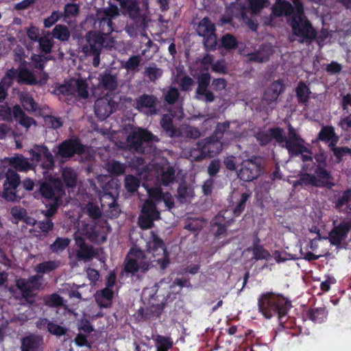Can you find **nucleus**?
Returning <instances> with one entry per match:
<instances>
[{
  "mask_svg": "<svg viewBox=\"0 0 351 351\" xmlns=\"http://www.w3.org/2000/svg\"><path fill=\"white\" fill-rule=\"evenodd\" d=\"M119 14V9L116 5H109L108 7L98 10L96 17L103 34L89 32L79 40L82 51L86 55L94 56L93 64L95 66L99 64V52L101 47L113 46L114 41L108 34L114 30L112 21Z\"/></svg>",
  "mask_w": 351,
  "mask_h": 351,
  "instance_id": "f257e3e1",
  "label": "nucleus"
},
{
  "mask_svg": "<svg viewBox=\"0 0 351 351\" xmlns=\"http://www.w3.org/2000/svg\"><path fill=\"white\" fill-rule=\"evenodd\" d=\"M168 254L164 243L155 234L147 243V254L138 249H132L127 257L125 270L134 274L138 271H145L150 265L164 269L169 265Z\"/></svg>",
  "mask_w": 351,
  "mask_h": 351,
  "instance_id": "f03ea898",
  "label": "nucleus"
},
{
  "mask_svg": "<svg viewBox=\"0 0 351 351\" xmlns=\"http://www.w3.org/2000/svg\"><path fill=\"white\" fill-rule=\"evenodd\" d=\"M274 138L279 143L285 142V146L291 157L301 156L304 162L303 169L311 170L313 167L312 154L309 149L305 146L304 141L298 136L296 131L289 126V136L286 138L282 134V130L274 128L265 132H261L257 134V139L262 145H265Z\"/></svg>",
  "mask_w": 351,
  "mask_h": 351,
  "instance_id": "7ed1b4c3",
  "label": "nucleus"
},
{
  "mask_svg": "<svg viewBox=\"0 0 351 351\" xmlns=\"http://www.w3.org/2000/svg\"><path fill=\"white\" fill-rule=\"evenodd\" d=\"M294 8L285 0H276L272 8V14L275 16H289L293 12L291 21L293 33L300 38L301 41L315 36V31L304 16V7L301 0H291Z\"/></svg>",
  "mask_w": 351,
  "mask_h": 351,
  "instance_id": "20e7f679",
  "label": "nucleus"
},
{
  "mask_svg": "<svg viewBox=\"0 0 351 351\" xmlns=\"http://www.w3.org/2000/svg\"><path fill=\"white\" fill-rule=\"evenodd\" d=\"M259 312L266 318L270 319L278 315L279 321L287 315L291 303L285 298L273 293H263L258 300Z\"/></svg>",
  "mask_w": 351,
  "mask_h": 351,
  "instance_id": "39448f33",
  "label": "nucleus"
},
{
  "mask_svg": "<svg viewBox=\"0 0 351 351\" xmlns=\"http://www.w3.org/2000/svg\"><path fill=\"white\" fill-rule=\"evenodd\" d=\"M85 224L79 225L77 230L75 233V240L76 245L79 247L77 251V256L81 259H89L95 256V252L92 247L84 244V237L87 238L93 241L101 243L106 241V232L107 228L103 227L100 233L90 232L86 230Z\"/></svg>",
  "mask_w": 351,
  "mask_h": 351,
  "instance_id": "423d86ee",
  "label": "nucleus"
},
{
  "mask_svg": "<svg viewBox=\"0 0 351 351\" xmlns=\"http://www.w3.org/2000/svg\"><path fill=\"white\" fill-rule=\"evenodd\" d=\"M40 190L45 198L51 200V202L48 204L49 209L45 213L47 217L51 216L56 213L57 207L60 204V199L63 194L61 183L58 180H51L47 183H43Z\"/></svg>",
  "mask_w": 351,
  "mask_h": 351,
  "instance_id": "0eeeda50",
  "label": "nucleus"
},
{
  "mask_svg": "<svg viewBox=\"0 0 351 351\" xmlns=\"http://www.w3.org/2000/svg\"><path fill=\"white\" fill-rule=\"evenodd\" d=\"M315 173L317 178L308 173L303 174L300 180L293 183V186L295 188L298 185L311 184L317 186H325L330 188L335 185L330 173L326 170L324 167H317L315 169Z\"/></svg>",
  "mask_w": 351,
  "mask_h": 351,
  "instance_id": "6e6552de",
  "label": "nucleus"
},
{
  "mask_svg": "<svg viewBox=\"0 0 351 351\" xmlns=\"http://www.w3.org/2000/svg\"><path fill=\"white\" fill-rule=\"evenodd\" d=\"M229 123H223L218 124L215 132V135L210 138L202 141V148L204 150L206 156L213 157L219 154L223 147V143L219 139L223 136V132L228 128Z\"/></svg>",
  "mask_w": 351,
  "mask_h": 351,
  "instance_id": "1a4fd4ad",
  "label": "nucleus"
},
{
  "mask_svg": "<svg viewBox=\"0 0 351 351\" xmlns=\"http://www.w3.org/2000/svg\"><path fill=\"white\" fill-rule=\"evenodd\" d=\"M14 117V119L26 129L32 125H36V121L23 112L19 105H15L12 110L8 106H0V119L6 121H11Z\"/></svg>",
  "mask_w": 351,
  "mask_h": 351,
  "instance_id": "9d476101",
  "label": "nucleus"
},
{
  "mask_svg": "<svg viewBox=\"0 0 351 351\" xmlns=\"http://www.w3.org/2000/svg\"><path fill=\"white\" fill-rule=\"evenodd\" d=\"M261 170V159L252 158L242 162L241 167L237 171V176L241 180L245 182H250L259 176Z\"/></svg>",
  "mask_w": 351,
  "mask_h": 351,
  "instance_id": "9b49d317",
  "label": "nucleus"
},
{
  "mask_svg": "<svg viewBox=\"0 0 351 351\" xmlns=\"http://www.w3.org/2000/svg\"><path fill=\"white\" fill-rule=\"evenodd\" d=\"M58 92L64 95H73L82 98L88 96V84L81 79H72L60 86Z\"/></svg>",
  "mask_w": 351,
  "mask_h": 351,
  "instance_id": "f8f14e48",
  "label": "nucleus"
},
{
  "mask_svg": "<svg viewBox=\"0 0 351 351\" xmlns=\"http://www.w3.org/2000/svg\"><path fill=\"white\" fill-rule=\"evenodd\" d=\"M20 183L19 175L13 170L9 169L6 173V180L4 183L3 197L8 201H17L20 195L17 194L16 189Z\"/></svg>",
  "mask_w": 351,
  "mask_h": 351,
  "instance_id": "ddd939ff",
  "label": "nucleus"
},
{
  "mask_svg": "<svg viewBox=\"0 0 351 351\" xmlns=\"http://www.w3.org/2000/svg\"><path fill=\"white\" fill-rule=\"evenodd\" d=\"M155 138L156 137L147 130L138 128L134 130L130 135L128 136V145L130 148L137 152H143L142 147L143 143L153 141Z\"/></svg>",
  "mask_w": 351,
  "mask_h": 351,
  "instance_id": "4468645a",
  "label": "nucleus"
},
{
  "mask_svg": "<svg viewBox=\"0 0 351 351\" xmlns=\"http://www.w3.org/2000/svg\"><path fill=\"white\" fill-rule=\"evenodd\" d=\"M215 30L214 24L206 17L204 18L197 26V33L199 36L206 38L204 45L208 49H213L217 44Z\"/></svg>",
  "mask_w": 351,
  "mask_h": 351,
  "instance_id": "2eb2a0df",
  "label": "nucleus"
},
{
  "mask_svg": "<svg viewBox=\"0 0 351 351\" xmlns=\"http://www.w3.org/2000/svg\"><path fill=\"white\" fill-rule=\"evenodd\" d=\"M159 215L155 205L150 200H147L143 204L142 213L139 217L140 226L143 229L151 228L153 221L159 219Z\"/></svg>",
  "mask_w": 351,
  "mask_h": 351,
  "instance_id": "dca6fc26",
  "label": "nucleus"
},
{
  "mask_svg": "<svg viewBox=\"0 0 351 351\" xmlns=\"http://www.w3.org/2000/svg\"><path fill=\"white\" fill-rule=\"evenodd\" d=\"M29 153L32 156L31 160L32 161L39 162L45 160L44 168L49 169L53 166V156L45 146L35 145L29 150Z\"/></svg>",
  "mask_w": 351,
  "mask_h": 351,
  "instance_id": "f3484780",
  "label": "nucleus"
},
{
  "mask_svg": "<svg viewBox=\"0 0 351 351\" xmlns=\"http://www.w3.org/2000/svg\"><path fill=\"white\" fill-rule=\"evenodd\" d=\"M105 192L100 195L99 199L102 211L108 217H116L118 213V208L115 205L114 196L106 191L108 190L107 186H101Z\"/></svg>",
  "mask_w": 351,
  "mask_h": 351,
  "instance_id": "a211bd4d",
  "label": "nucleus"
},
{
  "mask_svg": "<svg viewBox=\"0 0 351 351\" xmlns=\"http://www.w3.org/2000/svg\"><path fill=\"white\" fill-rule=\"evenodd\" d=\"M117 107V104L109 97L97 99L95 105L96 115L101 119H105L110 115Z\"/></svg>",
  "mask_w": 351,
  "mask_h": 351,
  "instance_id": "6ab92c4d",
  "label": "nucleus"
},
{
  "mask_svg": "<svg viewBox=\"0 0 351 351\" xmlns=\"http://www.w3.org/2000/svg\"><path fill=\"white\" fill-rule=\"evenodd\" d=\"M42 277L36 276L28 280L19 279L16 281V286L21 290L23 296L27 298L32 292L40 289L42 285Z\"/></svg>",
  "mask_w": 351,
  "mask_h": 351,
  "instance_id": "aec40b11",
  "label": "nucleus"
},
{
  "mask_svg": "<svg viewBox=\"0 0 351 351\" xmlns=\"http://www.w3.org/2000/svg\"><path fill=\"white\" fill-rule=\"evenodd\" d=\"M156 101V98L153 95H143L136 99L135 108L147 114H155Z\"/></svg>",
  "mask_w": 351,
  "mask_h": 351,
  "instance_id": "412c9836",
  "label": "nucleus"
},
{
  "mask_svg": "<svg viewBox=\"0 0 351 351\" xmlns=\"http://www.w3.org/2000/svg\"><path fill=\"white\" fill-rule=\"evenodd\" d=\"M84 147L77 140H71L62 143L58 149L56 156L69 158L74 153L80 154L84 152Z\"/></svg>",
  "mask_w": 351,
  "mask_h": 351,
  "instance_id": "4be33fe9",
  "label": "nucleus"
},
{
  "mask_svg": "<svg viewBox=\"0 0 351 351\" xmlns=\"http://www.w3.org/2000/svg\"><path fill=\"white\" fill-rule=\"evenodd\" d=\"M210 80V75L207 73H202L197 80V97L199 99H202L207 102H211L214 100L213 94L207 90Z\"/></svg>",
  "mask_w": 351,
  "mask_h": 351,
  "instance_id": "5701e85b",
  "label": "nucleus"
},
{
  "mask_svg": "<svg viewBox=\"0 0 351 351\" xmlns=\"http://www.w3.org/2000/svg\"><path fill=\"white\" fill-rule=\"evenodd\" d=\"M351 228V219L341 222L336 226L330 233L329 238L332 244H339L346 237Z\"/></svg>",
  "mask_w": 351,
  "mask_h": 351,
  "instance_id": "b1692460",
  "label": "nucleus"
},
{
  "mask_svg": "<svg viewBox=\"0 0 351 351\" xmlns=\"http://www.w3.org/2000/svg\"><path fill=\"white\" fill-rule=\"evenodd\" d=\"M144 186L150 198L156 202L163 201L168 208H171L173 206V197L169 193H162L160 187L149 188L147 184Z\"/></svg>",
  "mask_w": 351,
  "mask_h": 351,
  "instance_id": "393cba45",
  "label": "nucleus"
},
{
  "mask_svg": "<svg viewBox=\"0 0 351 351\" xmlns=\"http://www.w3.org/2000/svg\"><path fill=\"white\" fill-rule=\"evenodd\" d=\"M158 178L164 185H168L175 180V170L168 162H165L155 171Z\"/></svg>",
  "mask_w": 351,
  "mask_h": 351,
  "instance_id": "a878e982",
  "label": "nucleus"
},
{
  "mask_svg": "<svg viewBox=\"0 0 351 351\" xmlns=\"http://www.w3.org/2000/svg\"><path fill=\"white\" fill-rule=\"evenodd\" d=\"M114 295V291L104 288L97 291L95 294L97 304L101 308H108L111 306Z\"/></svg>",
  "mask_w": 351,
  "mask_h": 351,
  "instance_id": "bb28decb",
  "label": "nucleus"
},
{
  "mask_svg": "<svg viewBox=\"0 0 351 351\" xmlns=\"http://www.w3.org/2000/svg\"><path fill=\"white\" fill-rule=\"evenodd\" d=\"M351 190H346L339 193L336 199L335 207L340 211L351 212Z\"/></svg>",
  "mask_w": 351,
  "mask_h": 351,
  "instance_id": "cd10ccee",
  "label": "nucleus"
},
{
  "mask_svg": "<svg viewBox=\"0 0 351 351\" xmlns=\"http://www.w3.org/2000/svg\"><path fill=\"white\" fill-rule=\"evenodd\" d=\"M10 165L15 169L20 171H27L33 169V165L31 164L27 158L22 155H18L10 159Z\"/></svg>",
  "mask_w": 351,
  "mask_h": 351,
  "instance_id": "c85d7f7f",
  "label": "nucleus"
},
{
  "mask_svg": "<svg viewBox=\"0 0 351 351\" xmlns=\"http://www.w3.org/2000/svg\"><path fill=\"white\" fill-rule=\"evenodd\" d=\"M19 97L21 105L26 111L36 112L38 110V104L29 93L21 92L19 93Z\"/></svg>",
  "mask_w": 351,
  "mask_h": 351,
  "instance_id": "c756f323",
  "label": "nucleus"
},
{
  "mask_svg": "<svg viewBox=\"0 0 351 351\" xmlns=\"http://www.w3.org/2000/svg\"><path fill=\"white\" fill-rule=\"evenodd\" d=\"M282 90V84L280 82L276 81L271 84L265 90L263 99L268 101H276Z\"/></svg>",
  "mask_w": 351,
  "mask_h": 351,
  "instance_id": "7c9ffc66",
  "label": "nucleus"
},
{
  "mask_svg": "<svg viewBox=\"0 0 351 351\" xmlns=\"http://www.w3.org/2000/svg\"><path fill=\"white\" fill-rule=\"evenodd\" d=\"M42 339L39 337L29 336L22 341V351H40Z\"/></svg>",
  "mask_w": 351,
  "mask_h": 351,
  "instance_id": "2f4dec72",
  "label": "nucleus"
},
{
  "mask_svg": "<svg viewBox=\"0 0 351 351\" xmlns=\"http://www.w3.org/2000/svg\"><path fill=\"white\" fill-rule=\"evenodd\" d=\"M319 137L320 140L328 143L330 147H334L338 141L331 127L323 128L319 134Z\"/></svg>",
  "mask_w": 351,
  "mask_h": 351,
  "instance_id": "473e14b6",
  "label": "nucleus"
},
{
  "mask_svg": "<svg viewBox=\"0 0 351 351\" xmlns=\"http://www.w3.org/2000/svg\"><path fill=\"white\" fill-rule=\"evenodd\" d=\"M14 71L16 72V75L12 78L17 77L18 81L27 84H32L37 82L34 75L25 68V65H21L19 72H16L15 70Z\"/></svg>",
  "mask_w": 351,
  "mask_h": 351,
  "instance_id": "72a5a7b5",
  "label": "nucleus"
},
{
  "mask_svg": "<svg viewBox=\"0 0 351 351\" xmlns=\"http://www.w3.org/2000/svg\"><path fill=\"white\" fill-rule=\"evenodd\" d=\"M273 49L270 45H264L257 53L250 55V60L257 62L267 60L272 53Z\"/></svg>",
  "mask_w": 351,
  "mask_h": 351,
  "instance_id": "f704fd0d",
  "label": "nucleus"
},
{
  "mask_svg": "<svg viewBox=\"0 0 351 351\" xmlns=\"http://www.w3.org/2000/svg\"><path fill=\"white\" fill-rule=\"evenodd\" d=\"M16 75L14 70H10L0 82V101H3L7 95V89L11 84L12 77Z\"/></svg>",
  "mask_w": 351,
  "mask_h": 351,
  "instance_id": "c9c22d12",
  "label": "nucleus"
},
{
  "mask_svg": "<svg viewBox=\"0 0 351 351\" xmlns=\"http://www.w3.org/2000/svg\"><path fill=\"white\" fill-rule=\"evenodd\" d=\"M51 34L53 38L61 41H66L70 37L69 29L63 25H57L53 29Z\"/></svg>",
  "mask_w": 351,
  "mask_h": 351,
  "instance_id": "e433bc0d",
  "label": "nucleus"
},
{
  "mask_svg": "<svg viewBox=\"0 0 351 351\" xmlns=\"http://www.w3.org/2000/svg\"><path fill=\"white\" fill-rule=\"evenodd\" d=\"M121 8L131 18L134 19L140 15V10L134 0H127Z\"/></svg>",
  "mask_w": 351,
  "mask_h": 351,
  "instance_id": "4c0bfd02",
  "label": "nucleus"
},
{
  "mask_svg": "<svg viewBox=\"0 0 351 351\" xmlns=\"http://www.w3.org/2000/svg\"><path fill=\"white\" fill-rule=\"evenodd\" d=\"M161 126L169 136L172 137L180 135V132L172 126L171 117L169 114H166L162 117L161 120Z\"/></svg>",
  "mask_w": 351,
  "mask_h": 351,
  "instance_id": "58836bf2",
  "label": "nucleus"
},
{
  "mask_svg": "<svg viewBox=\"0 0 351 351\" xmlns=\"http://www.w3.org/2000/svg\"><path fill=\"white\" fill-rule=\"evenodd\" d=\"M99 85L109 90H113L117 88V83L116 77L110 74H104L101 75Z\"/></svg>",
  "mask_w": 351,
  "mask_h": 351,
  "instance_id": "ea45409f",
  "label": "nucleus"
},
{
  "mask_svg": "<svg viewBox=\"0 0 351 351\" xmlns=\"http://www.w3.org/2000/svg\"><path fill=\"white\" fill-rule=\"evenodd\" d=\"M62 179L68 188H73L77 180L75 173L69 168H64L62 171Z\"/></svg>",
  "mask_w": 351,
  "mask_h": 351,
  "instance_id": "a19ab883",
  "label": "nucleus"
},
{
  "mask_svg": "<svg viewBox=\"0 0 351 351\" xmlns=\"http://www.w3.org/2000/svg\"><path fill=\"white\" fill-rule=\"evenodd\" d=\"M204 152V148H202V143L200 141L197 144L196 147L193 148L188 153H184V154L191 160H197L206 157Z\"/></svg>",
  "mask_w": 351,
  "mask_h": 351,
  "instance_id": "79ce46f5",
  "label": "nucleus"
},
{
  "mask_svg": "<svg viewBox=\"0 0 351 351\" xmlns=\"http://www.w3.org/2000/svg\"><path fill=\"white\" fill-rule=\"evenodd\" d=\"M85 224V228L87 230L90 232H95L97 233H100L101 232V229L103 227L107 228V231L106 232V234H107L108 231V226L105 225L106 222L103 223V225H100L98 223H95L93 219H88V222H85L83 221H80L77 224V227H79V225L82 226V224Z\"/></svg>",
  "mask_w": 351,
  "mask_h": 351,
  "instance_id": "37998d69",
  "label": "nucleus"
},
{
  "mask_svg": "<svg viewBox=\"0 0 351 351\" xmlns=\"http://www.w3.org/2000/svg\"><path fill=\"white\" fill-rule=\"evenodd\" d=\"M85 224V228L87 230L90 232H95L97 233H100L101 232V229L103 227L107 228V231L106 232V234H107L108 231V226L105 225L106 222L103 223V225H100L98 223H95L93 219H88V222H85L83 221H80L77 224V227H79V225L82 226V224Z\"/></svg>",
  "mask_w": 351,
  "mask_h": 351,
  "instance_id": "c03bdc74",
  "label": "nucleus"
},
{
  "mask_svg": "<svg viewBox=\"0 0 351 351\" xmlns=\"http://www.w3.org/2000/svg\"><path fill=\"white\" fill-rule=\"evenodd\" d=\"M193 189L184 184L180 185L178 189V197L182 202H186L193 197Z\"/></svg>",
  "mask_w": 351,
  "mask_h": 351,
  "instance_id": "a18cd8bd",
  "label": "nucleus"
},
{
  "mask_svg": "<svg viewBox=\"0 0 351 351\" xmlns=\"http://www.w3.org/2000/svg\"><path fill=\"white\" fill-rule=\"evenodd\" d=\"M38 42L39 43V48L43 52L45 53H49L51 52L52 46L53 45V40L50 38L49 33L40 37L38 40Z\"/></svg>",
  "mask_w": 351,
  "mask_h": 351,
  "instance_id": "49530a36",
  "label": "nucleus"
},
{
  "mask_svg": "<svg viewBox=\"0 0 351 351\" xmlns=\"http://www.w3.org/2000/svg\"><path fill=\"white\" fill-rule=\"evenodd\" d=\"M59 265H60L59 263L57 261H46V262L42 263L40 264H38L36 267L35 270L36 271L37 273H41V274L48 273V272H50V271H53V269H56L59 266Z\"/></svg>",
  "mask_w": 351,
  "mask_h": 351,
  "instance_id": "de8ad7c7",
  "label": "nucleus"
},
{
  "mask_svg": "<svg viewBox=\"0 0 351 351\" xmlns=\"http://www.w3.org/2000/svg\"><path fill=\"white\" fill-rule=\"evenodd\" d=\"M70 243V240L67 238L58 237L50 245L51 250L54 253H59L63 251Z\"/></svg>",
  "mask_w": 351,
  "mask_h": 351,
  "instance_id": "09e8293b",
  "label": "nucleus"
},
{
  "mask_svg": "<svg viewBox=\"0 0 351 351\" xmlns=\"http://www.w3.org/2000/svg\"><path fill=\"white\" fill-rule=\"evenodd\" d=\"M296 94L300 102L305 103L308 99L310 90L304 83H300L296 88Z\"/></svg>",
  "mask_w": 351,
  "mask_h": 351,
  "instance_id": "8fccbe9b",
  "label": "nucleus"
},
{
  "mask_svg": "<svg viewBox=\"0 0 351 351\" xmlns=\"http://www.w3.org/2000/svg\"><path fill=\"white\" fill-rule=\"evenodd\" d=\"M154 341L156 348L169 350L173 346V341L169 337L157 335Z\"/></svg>",
  "mask_w": 351,
  "mask_h": 351,
  "instance_id": "3c124183",
  "label": "nucleus"
},
{
  "mask_svg": "<svg viewBox=\"0 0 351 351\" xmlns=\"http://www.w3.org/2000/svg\"><path fill=\"white\" fill-rule=\"evenodd\" d=\"M106 169L110 173L116 175L123 173L125 171L124 165L114 160L109 161L106 164Z\"/></svg>",
  "mask_w": 351,
  "mask_h": 351,
  "instance_id": "603ef678",
  "label": "nucleus"
},
{
  "mask_svg": "<svg viewBox=\"0 0 351 351\" xmlns=\"http://www.w3.org/2000/svg\"><path fill=\"white\" fill-rule=\"evenodd\" d=\"M253 258L256 260H268L271 255L261 246L256 245L252 249Z\"/></svg>",
  "mask_w": 351,
  "mask_h": 351,
  "instance_id": "864d4df0",
  "label": "nucleus"
},
{
  "mask_svg": "<svg viewBox=\"0 0 351 351\" xmlns=\"http://www.w3.org/2000/svg\"><path fill=\"white\" fill-rule=\"evenodd\" d=\"M145 73L151 81H154L162 76V71L155 66H151L145 69Z\"/></svg>",
  "mask_w": 351,
  "mask_h": 351,
  "instance_id": "5fc2aeb1",
  "label": "nucleus"
},
{
  "mask_svg": "<svg viewBox=\"0 0 351 351\" xmlns=\"http://www.w3.org/2000/svg\"><path fill=\"white\" fill-rule=\"evenodd\" d=\"M141 57L140 56H134L130 57L123 65V67L128 71L136 70L140 65Z\"/></svg>",
  "mask_w": 351,
  "mask_h": 351,
  "instance_id": "6e6d98bb",
  "label": "nucleus"
},
{
  "mask_svg": "<svg viewBox=\"0 0 351 351\" xmlns=\"http://www.w3.org/2000/svg\"><path fill=\"white\" fill-rule=\"evenodd\" d=\"M125 186L128 191L134 192L139 186V181L132 176H128L125 179Z\"/></svg>",
  "mask_w": 351,
  "mask_h": 351,
  "instance_id": "4d7b16f0",
  "label": "nucleus"
},
{
  "mask_svg": "<svg viewBox=\"0 0 351 351\" xmlns=\"http://www.w3.org/2000/svg\"><path fill=\"white\" fill-rule=\"evenodd\" d=\"M250 8L252 12H259L263 8L267 6L268 0H248Z\"/></svg>",
  "mask_w": 351,
  "mask_h": 351,
  "instance_id": "13d9d810",
  "label": "nucleus"
},
{
  "mask_svg": "<svg viewBox=\"0 0 351 351\" xmlns=\"http://www.w3.org/2000/svg\"><path fill=\"white\" fill-rule=\"evenodd\" d=\"M46 304L51 306H61L63 304L62 298L57 294H52L45 298Z\"/></svg>",
  "mask_w": 351,
  "mask_h": 351,
  "instance_id": "bf43d9fd",
  "label": "nucleus"
},
{
  "mask_svg": "<svg viewBox=\"0 0 351 351\" xmlns=\"http://www.w3.org/2000/svg\"><path fill=\"white\" fill-rule=\"evenodd\" d=\"M47 330L50 333L58 336L64 335L66 332L64 328L51 322L47 324Z\"/></svg>",
  "mask_w": 351,
  "mask_h": 351,
  "instance_id": "052dcab7",
  "label": "nucleus"
},
{
  "mask_svg": "<svg viewBox=\"0 0 351 351\" xmlns=\"http://www.w3.org/2000/svg\"><path fill=\"white\" fill-rule=\"evenodd\" d=\"M221 43L226 49H232L237 45L235 38L230 34L225 35L221 39Z\"/></svg>",
  "mask_w": 351,
  "mask_h": 351,
  "instance_id": "680f3d73",
  "label": "nucleus"
},
{
  "mask_svg": "<svg viewBox=\"0 0 351 351\" xmlns=\"http://www.w3.org/2000/svg\"><path fill=\"white\" fill-rule=\"evenodd\" d=\"M86 211L88 215L93 218L92 219L99 217L101 213L100 208L93 203H90L86 206Z\"/></svg>",
  "mask_w": 351,
  "mask_h": 351,
  "instance_id": "e2e57ef3",
  "label": "nucleus"
},
{
  "mask_svg": "<svg viewBox=\"0 0 351 351\" xmlns=\"http://www.w3.org/2000/svg\"><path fill=\"white\" fill-rule=\"evenodd\" d=\"M60 17V14L54 11L51 13V14L45 19L44 21V26L47 28L51 27L56 22H57Z\"/></svg>",
  "mask_w": 351,
  "mask_h": 351,
  "instance_id": "0e129e2a",
  "label": "nucleus"
},
{
  "mask_svg": "<svg viewBox=\"0 0 351 351\" xmlns=\"http://www.w3.org/2000/svg\"><path fill=\"white\" fill-rule=\"evenodd\" d=\"M79 8L77 4L68 3L64 8V14L66 16H73L78 14Z\"/></svg>",
  "mask_w": 351,
  "mask_h": 351,
  "instance_id": "69168bd1",
  "label": "nucleus"
},
{
  "mask_svg": "<svg viewBox=\"0 0 351 351\" xmlns=\"http://www.w3.org/2000/svg\"><path fill=\"white\" fill-rule=\"evenodd\" d=\"M325 317V312L323 309L313 310L310 315L311 319L316 322L323 321Z\"/></svg>",
  "mask_w": 351,
  "mask_h": 351,
  "instance_id": "338daca9",
  "label": "nucleus"
},
{
  "mask_svg": "<svg viewBox=\"0 0 351 351\" xmlns=\"http://www.w3.org/2000/svg\"><path fill=\"white\" fill-rule=\"evenodd\" d=\"M342 108L346 114H351V95H346L342 99Z\"/></svg>",
  "mask_w": 351,
  "mask_h": 351,
  "instance_id": "774afa93",
  "label": "nucleus"
}]
</instances>
